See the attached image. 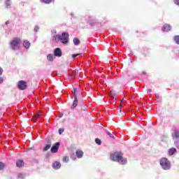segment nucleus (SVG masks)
<instances>
[{
  "label": "nucleus",
  "instance_id": "19",
  "mask_svg": "<svg viewBox=\"0 0 179 179\" xmlns=\"http://www.w3.org/2000/svg\"><path fill=\"white\" fill-rule=\"evenodd\" d=\"M50 148H51V145L48 144V145H46L45 147L43 148V152H47V150H48Z\"/></svg>",
  "mask_w": 179,
  "mask_h": 179
},
{
  "label": "nucleus",
  "instance_id": "41",
  "mask_svg": "<svg viewBox=\"0 0 179 179\" xmlns=\"http://www.w3.org/2000/svg\"><path fill=\"white\" fill-rule=\"evenodd\" d=\"M120 112L121 113V110H120Z\"/></svg>",
  "mask_w": 179,
  "mask_h": 179
},
{
  "label": "nucleus",
  "instance_id": "31",
  "mask_svg": "<svg viewBox=\"0 0 179 179\" xmlns=\"http://www.w3.org/2000/svg\"><path fill=\"white\" fill-rule=\"evenodd\" d=\"M79 55H80V53L74 54L72 55V58H76V57H79Z\"/></svg>",
  "mask_w": 179,
  "mask_h": 179
},
{
  "label": "nucleus",
  "instance_id": "15",
  "mask_svg": "<svg viewBox=\"0 0 179 179\" xmlns=\"http://www.w3.org/2000/svg\"><path fill=\"white\" fill-rule=\"evenodd\" d=\"M60 36L59 35H55L53 37V41L55 43H58V41H60V38H59Z\"/></svg>",
  "mask_w": 179,
  "mask_h": 179
},
{
  "label": "nucleus",
  "instance_id": "3",
  "mask_svg": "<svg viewBox=\"0 0 179 179\" xmlns=\"http://www.w3.org/2000/svg\"><path fill=\"white\" fill-rule=\"evenodd\" d=\"M160 165L162 166L164 170H170L171 164L170 161L167 158H162L160 160Z\"/></svg>",
  "mask_w": 179,
  "mask_h": 179
},
{
  "label": "nucleus",
  "instance_id": "32",
  "mask_svg": "<svg viewBox=\"0 0 179 179\" xmlns=\"http://www.w3.org/2000/svg\"><path fill=\"white\" fill-rule=\"evenodd\" d=\"M174 3H176V5H178L179 6V0H175Z\"/></svg>",
  "mask_w": 179,
  "mask_h": 179
},
{
  "label": "nucleus",
  "instance_id": "11",
  "mask_svg": "<svg viewBox=\"0 0 179 179\" xmlns=\"http://www.w3.org/2000/svg\"><path fill=\"white\" fill-rule=\"evenodd\" d=\"M30 45H31V43L29 41L27 40L24 41L23 46L24 47V48H26L27 50H29V48H30Z\"/></svg>",
  "mask_w": 179,
  "mask_h": 179
},
{
  "label": "nucleus",
  "instance_id": "30",
  "mask_svg": "<svg viewBox=\"0 0 179 179\" xmlns=\"http://www.w3.org/2000/svg\"><path fill=\"white\" fill-rule=\"evenodd\" d=\"M64 131H65V129H59V135H61L62 134H63V132H64Z\"/></svg>",
  "mask_w": 179,
  "mask_h": 179
},
{
  "label": "nucleus",
  "instance_id": "38",
  "mask_svg": "<svg viewBox=\"0 0 179 179\" xmlns=\"http://www.w3.org/2000/svg\"><path fill=\"white\" fill-rule=\"evenodd\" d=\"M155 96L157 99H159V95H155Z\"/></svg>",
  "mask_w": 179,
  "mask_h": 179
},
{
  "label": "nucleus",
  "instance_id": "9",
  "mask_svg": "<svg viewBox=\"0 0 179 179\" xmlns=\"http://www.w3.org/2000/svg\"><path fill=\"white\" fill-rule=\"evenodd\" d=\"M162 30L163 31H170V30H171V26H170V24H164L162 27Z\"/></svg>",
  "mask_w": 179,
  "mask_h": 179
},
{
  "label": "nucleus",
  "instance_id": "25",
  "mask_svg": "<svg viewBox=\"0 0 179 179\" xmlns=\"http://www.w3.org/2000/svg\"><path fill=\"white\" fill-rule=\"evenodd\" d=\"M63 162H65L66 163H68V162H69V157H64L63 158Z\"/></svg>",
  "mask_w": 179,
  "mask_h": 179
},
{
  "label": "nucleus",
  "instance_id": "24",
  "mask_svg": "<svg viewBox=\"0 0 179 179\" xmlns=\"http://www.w3.org/2000/svg\"><path fill=\"white\" fill-rule=\"evenodd\" d=\"M174 40L177 44H179V36H176Z\"/></svg>",
  "mask_w": 179,
  "mask_h": 179
},
{
  "label": "nucleus",
  "instance_id": "34",
  "mask_svg": "<svg viewBox=\"0 0 179 179\" xmlns=\"http://www.w3.org/2000/svg\"><path fill=\"white\" fill-rule=\"evenodd\" d=\"M38 27H35V28H34V31H36V32H37V31H38Z\"/></svg>",
  "mask_w": 179,
  "mask_h": 179
},
{
  "label": "nucleus",
  "instance_id": "8",
  "mask_svg": "<svg viewBox=\"0 0 179 179\" xmlns=\"http://www.w3.org/2000/svg\"><path fill=\"white\" fill-rule=\"evenodd\" d=\"M76 155L78 159H82V157H83V151L78 150L76 152Z\"/></svg>",
  "mask_w": 179,
  "mask_h": 179
},
{
  "label": "nucleus",
  "instance_id": "27",
  "mask_svg": "<svg viewBox=\"0 0 179 179\" xmlns=\"http://www.w3.org/2000/svg\"><path fill=\"white\" fill-rule=\"evenodd\" d=\"M107 135H108V136H110V138H113V139H115L114 136H113V134L108 131H107Z\"/></svg>",
  "mask_w": 179,
  "mask_h": 179
},
{
  "label": "nucleus",
  "instance_id": "28",
  "mask_svg": "<svg viewBox=\"0 0 179 179\" xmlns=\"http://www.w3.org/2000/svg\"><path fill=\"white\" fill-rule=\"evenodd\" d=\"M6 6H10V0H6Z\"/></svg>",
  "mask_w": 179,
  "mask_h": 179
},
{
  "label": "nucleus",
  "instance_id": "18",
  "mask_svg": "<svg viewBox=\"0 0 179 179\" xmlns=\"http://www.w3.org/2000/svg\"><path fill=\"white\" fill-rule=\"evenodd\" d=\"M39 116H40V113H38V114L35 115L32 117V120H33L34 122H36V121H37V120H38Z\"/></svg>",
  "mask_w": 179,
  "mask_h": 179
},
{
  "label": "nucleus",
  "instance_id": "1",
  "mask_svg": "<svg viewBox=\"0 0 179 179\" xmlns=\"http://www.w3.org/2000/svg\"><path fill=\"white\" fill-rule=\"evenodd\" d=\"M122 152H115L110 155V159L113 162H117L120 164H127V158H124Z\"/></svg>",
  "mask_w": 179,
  "mask_h": 179
},
{
  "label": "nucleus",
  "instance_id": "40",
  "mask_svg": "<svg viewBox=\"0 0 179 179\" xmlns=\"http://www.w3.org/2000/svg\"><path fill=\"white\" fill-rule=\"evenodd\" d=\"M120 107L122 108V103H120Z\"/></svg>",
  "mask_w": 179,
  "mask_h": 179
},
{
  "label": "nucleus",
  "instance_id": "36",
  "mask_svg": "<svg viewBox=\"0 0 179 179\" xmlns=\"http://www.w3.org/2000/svg\"><path fill=\"white\" fill-rule=\"evenodd\" d=\"M62 117H64V113H61V114L59 115V117H60V118H62Z\"/></svg>",
  "mask_w": 179,
  "mask_h": 179
},
{
  "label": "nucleus",
  "instance_id": "12",
  "mask_svg": "<svg viewBox=\"0 0 179 179\" xmlns=\"http://www.w3.org/2000/svg\"><path fill=\"white\" fill-rule=\"evenodd\" d=\"M23 166H24V162H23V160L19 159L18 161H17L16 162L17 167H23Z\"/></svg>",
  "mask_w": 179,
  "mask_h": 179
},
{
  "label": "nucleus",
  "instance_id": "16",
  "mask_svg": "<svg viewBox=\"0 0 179 179\" xmlns=\"http://www.w3.org/2000/svg\"><path fill=\"white\" fill-rule=\"evenodd\" d=\"M47 58H48V61H50V62H52L54 61V55H53L49 54L47 56Z\"/></svg>",
  "mask_w": 179,
  "mask_h": 179
},
{
  "label": "nucleus",
  "instance_id": "35",
  "mask_svg": "<svg viewBox=\"0 0 179 179\" xmlns=\"http://www.w3.org/2000/svg\"><path fill=\"white\" fill-rule=\"evenodd\" d=\"M3 72V70L2 69V68L0 67V76L1 75H2Z\"/></svg>",
  "mask_w": 179,
  "mask_h": 179
},
{
  "label": "nucleus",
  "instance_id": "33",
  "mask_svg": "<svg viewBox=\"0 0 179 179\" xmlns=\"http://www.w3.org/2000/svg\"><path fill=\"white\" fill-rule=\"evenodd\" d=\"M3 83V78L0 77V84Z\"/></svg>",
  "mask_w": 179,
  "mask_h": 179
},
{
  "label": "nucleus",
  "instance_id": "21",
  "mask_svg": "<svg viewBox=\"0 0 179 179\" xmlns=\"http://www.w3.org/2000/svg\"><path fill=\"white\" fill-rule=\"evenodd\" d=\"M95 142H96V145H101V140H100V138H96L95 139Z\"/></svg>",
  "mask_w": 179,
  "mask_h": 179
},
{
  "label": "nucleus",
  "instance_id": "23",
  "mask_svg": "<svg viewBox=\"0 0 179 179\" xmlns=\"http://www.w3.org/2000/svg\"><path fill=\"white\" fill-rule=\"evenodd\" d=\"M89 24H90L91 26H96V21L91 20L89 22Z\"/></svg>",
  "mask_w": 179,
  "mask_h": 179
},
{
  "label": "nucleus",
  "instance_id": "17",
  "mask_svg": "<svg viewBox=\"0 0 179 179\" xmlns=\"http://www.w3.org/2000/svg\"><path fill=\"white\" fill-rule=\"evenodd\" d=\"M73 43H74L75 45H79L80 44V41L79 39H78V38H74Z\"/></svg>",
  "mask_w": 179,
  "mask_h": 179
},
{
  "label": "nucleus",
  "instance_id": "20",
  "mask_svg": "<svg viewBox=\"0 0 179 179\" xmlns=\"http://www.w3.org/2000/svg\"><path fill=\"white\" fill-rule=\"evenodd\" d=\"M173 136L174 138H179V131H175L173 134Z\"/></svg>",
  "mask_w": 179,
  "mask_h": 179
},
{
  "label": "nucleus",
  "instance_id": "7",
  "mask_svg": "<svg viewBox=\"0 0 179 179\" xmlns=\"http://www.w3.org/2000/svg\"><path fill=\"white\" fill-rule=\"evenodd\" d=\"M54 55L55 57H62V51L61 50V48H57L55 49Z\"/></svg>",
  "mask_w": 179,
  "mask_h": 179
},
{
  "label": "nucleus",
  "instance_id": "26",
  "mask_svg": "<svg viewBox=\"0 0 179 179\" xmlns=\"http://www.w3.org/2000/svg\"><path fill=\"white\" fill-rule=\"evenodd\" d=\"M4 168L5 164H3V162H0V170H3Z\"/></svg>",
  "mask_w": 179,
  "mask_h": 179
},
{
  "label": "nucleus",
  "instance_id": "2",
  "mask_svg": "<svg viewBox=\"0 0 179 179\" xmlns=\"http://www.w3.org/2000/svg\"><path fill=\"white\" fill-rule=\"evenodd\" d=\"M22 43V39L20 38H14L10 42V45L12 50H20V44Z\"/></svg>",
  "mask_w": 179,
  "mask_h": 179
},
{
  "label": "nucleus",
  "instance_id": "37",
  "mask_svg": "<svg viewBox=\"0 0 179 179\" xmlns=\"http://www.w3.org/2000/svg\"><path fill=\"white\" fill-rule=\"evenodd\" d=\"M113 93L111 92V93H110V97H113Z\"/></svg>",
  "mask_w": 179,
  "mask_h": 179
},
{
  "label": "nucleus",
  "instance_id": "6",
  "mask_svg": "<svg viewBox=\"0 0 179 179\" xmlns=\"http://www.w3.org/2000/svg\"><path fill=\"white\" fill-rule=\"evenodd\" d=\"M59 145H60L59 143H55V144L52 146V148H51V149H50V152H51L52 153H57V152H58V149H59Z\"/></svg>",
  "mask_w": 179,
  "mask_h": 179
},
{
  "label": "nucleus",
  "instance_id": "14",
  "mask_svg": "<svg viewBox=\"0 0 179 179\" xmlns=\"http://www.w3.org/2000/svg\"><path fill=\"white\" fill-rule=\"evenodd\" d=\"M176 152H177V150L174 148H171L169 150V155L173 156V155H174V153H176Z\"/></svg>",
  "mask_w": 179,
  "mask_h": 179
},
{
  "label": "nucleus",
  "instance_id": "4",
  "mask_svg": "<svg viewBox=\"0 0 179 179\" xmlns=\"http://www.w3.org/2000/svg\"><path fill=\"white\" fill-rule=\"evenodd\" d=\"M59 38H60V41L62 44H68L69 43V34L64 32Z\"/></svg>",
  "mask_w": 179,
  "mask_h": 179
},
{
  "label": "nucleus",
  "instance_id": "13",
  "mask_svg": "<svg viewBox=\"0 0 179 179\" xmlns=\"http://www.w3.org/2000/svg\"><path fill=\"white\" fill-rule=\"evenodd\" d=\"M52 167L53 169H55L56 170H58V169L61 168V163L58 162H55L53 164H52Z\"/></svg>",
  "mask_w": 179,
  "mask_h": 179
},
{
  "label": "nucleus",
  "instance_id": "22",
  "mask_svg": "<svg viewBox=\"0 0 179 179\" xmlns=\"http://www.w3.org/2000/svg\"><path fill=\"white\" fill-rule=\"evenodd\" d=\"M43 3H46V4H48V3H51L52 2V0H42Z\"/></svg>",
  "mask_w": 179,
  "mask_h": 179
},
{
  "label": "nucleus",
  "instance_id": "39",
  "mask_svg": "<svg viewBox=\"0 0 179 179\" xmlns=\"http://www.w3.org/2000/svg\"><path fill=\"white\" fill-rule=\"evenodd\" d=\"M6 24H9L8 21L6 22Z\"/></svg>",
  "mask_w": 179,
  "mask_h": 179
},
{
  "label": "nucleus",
  "instance_id": "5",
  "mask_svg": "<svg viewBox=\"0 0 179 179\" xmlns=\"http://www.w3.org/2000/svg\"><path fill=\"white\" fill-rule=\"evenodd\" d=\"M17 87L20 90H26V89H27V83L24 80H20L17 84Z\"/></svg>",
  "mask_w": 179,
  "mask_h": 179
},
{
  "label": "nucleus",
  "instance_id": "29",
  "mask_svg": "<svg viewBox=\"0 0 179 179\" xmlns=\"http://www.w3.org/2000/svg\"><path fill=\"white\" fill-rule=\"evenodd\" d=\"M76 88H73V90H72V93L74 96V98H75V96H76Z\"/></svg>",
  "mask_w": 179,
  "mask_h": 179
},
{
  "label": "nucleus",
  "instance_id": "10",
  "mask_svg": "<svg viewBox=\"0 0 179 179\" xmlns=\"http://www.w3.org/2000/svg\"><path fill=\"white\" fill-rule=\"evenodd\" d=\"M77 106H78V96L75 95L74 101L71 106V108L73 110L74 108H76Z\"/></svg>",
  "mask_w": 179,
  "mask_h": 179
}]
</instances>
